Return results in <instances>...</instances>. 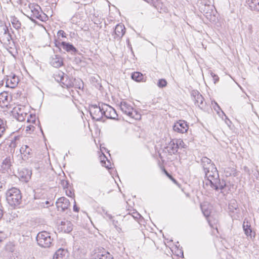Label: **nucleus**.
<instances>
[{"label": "nucleus", "mask_w": 259, "mask_h": 259, "mask_svg": "<svg viewBox=\"0 0 259 259\" xmlns=\"http://www.w3.org/2000/svg\"><path fill=\"white\" fill-rule=\"evenodd\" d=\"M246 4L250 11L259 13V0H246Z\"/></svg>", "instance_id": "obj_20"}, {"label": "nucleus", "mask_w": 259, "mask_h": 259, "mask_svg": "<svg viewBox=\"0 0 259 259\" xmlns=\"http://www.w3.org/2000/svg\"><path fill=\"white\" fill-rule=\"evenodd\" d=\"M125 32V29L124 25L121 24H117L114 30V39H116L118 40H120L122 37Z\"/></svg>", "instance_id": "obj_17"}, {"label": "nucleus", "mask_w": 259, "mask_h": 259, "mask_svg": "<svg viewBox=\"0 0 259 259\" xmlns=\"http://www.w3.org/2000/svg\"><path fill=\"white\" fill-rule=\"evenodd\" d=\"M65 73L61 71H58L55 74H54V77L56 81L59 82H61V81L63 80V77Z\"/></svg>", "instance_id": "obj_30"}, {"label": "nucleus", "mask_w": 259, "mask_h": 259, "mask_svg": "<svg viewBox=\"0 0 259 259\" xmlns=\"http://www.w3.org/2000/svg\"><path fill=\"white\" fill-rule=\"evenodd\" d=\"M61 46L64 50L67 52L71 53L72 54H74L77 52V49L73 46V45L69 42L62 41Z\"/></svg>", "instance_id": "obj_23"}, {"label": "nucleus", "mask_w": 259, "mask_h": 259, "mask_svg": "<svg viewBox=\"0 0 259 259\" xmlns=\"http://www.w3.org/2000/svg\"><path fill=\"white\" fill-rule=\"evenodd\" d=\"M168 178H169L171 180H172L174 179V178L172 177V176L171 175H169V176L168 177Z\"/></svg>", "instance_id": "obj_52"}, {"label": "nucleus", "mask_w": 259, "mask_h": 259, "mask_svg": "<svg viewBox=\"0 0 259 259\" xmlns=\"http://www.w3.org/2000/svg\"><path fill=\"white\" fill-rule=\"evenodd\" d=\"M1 38L3 40H7L8 42L13 39L11 33L8 26L2 21L0 22V39Z\"/></svg>", "instance_id": "obj_8"}, {"label": "nucleus", "mask_w": 259, "mask_h": 259, "mask_svg": "<svg viewBox=\"0 0 259 259\" xmlns=\"http://www.w3.org/2000/svg\"><path fill=\"white\" fill-rule=\"evenodd\" d=\"M132 78L137 82H145L146 77H144V75L140 72H135L132 74Z\"/></svg>", "instance_id": "obj_26"}, {"label": "nucleus", "mask_w": 259, "mask_h": 259, "mask_svg": "<svg viewBox=\"0 0 259 259\" xmlns=\"http://www.w3.org/2000/svg\"><path fill=\"white\" fill-rule=\"evenodd\" d=\"M168 178H169L171 180H172L174 179V178L172 177V176L171 175H169V176L168 177Z\"/></svg>", "instance_id": "obj_51"}, {"label": "nucleus", "mask_w": 259, "mask_h": 259, "mask_svg": "<svg viewBox=\"0 0 259 259\" xmlns=\"http://www.w3.org/2000/svg\"><path fill=\"white\" fill-rule=\"evenodd\" d=\"M34 128V127L33 126V125H29V126H27V129H26V131H31V130H32L33 131V128Z\"/></svg>", "instance_id": "obj_43"}, {"label": "nucleus", "mask_w": 259, "mask_h": 259, "mask_svg": "<svg viewBox=\"0 0 259 259\" xmlns=\"http://www.w3.org/2000/svg\"><path fill=\"white\" fill-rule=\"evenodd\" d=\"M62 229L66 233H69L72 230V225L69 221L61 222Z\"/></svg>", "instance_id": "obj_27"}, {"label": "nucleus", "mask_w": 259, "mask_h": 259, "mask_svg": "<svg viewBox=\"0 0 259 259\" xmlns=\"http://www.w3.org/2000/svg\"><path fill=\"white\" fill-rule=\"evenodd\" d=\"M168 178H169L171 180H172L174 179V178L172 177V176L171 175H169V176L168 177Z\"/></svg>", "instance_id": "obj_50"}, {"label": "nucleus", "mask_w": 259, "mask_h": 259, "mask_svg": "<svg viewBox=\"0 0 259 259\" xmlns=\"http://www.w3.org/2000/svg\"><path fill=\"white\" fill-rule=\"evenodd\" d=\"M238 205L236 201L235 200H232L231 201L230 203L229 204V208L230 211H234V209H236L237 208Z\"/></svg>", "instance_id": "obj_33"}, {"label": "nucleus", "mask_w": 259, "mask_h": 259, "mask_svg": "<svg viewBox=\"0 0 259 259\" xmlns=\"http://www.w3.org/2000/svg\"><path fill=\"white\" fill-rule=\"evenodd\" d=\"M3 216V211L2 209L0 208V220L2 218Z\"/></svg>", "instance_id": "obj_47"}, {"label": "nucleus", "mask_w": 259, "mask_h": 259, "mask_svg": "<svg viewBox=\"0 0 259 259\" xmlns=\"http://www.w3.org/2000/svg\"><path fill=\"white\" fill-rule=\"evenodd\" d=\"M101 162L102 163L103 166H104L105 167L108 169L110 168L109 164H106V162L104 161V160H102L101 161Z\"/></svg>", "instance_id": "obj_40"}, {"label": "nucleus", "mask_w": 259, "mask_h": 259, "mask_svg": "<svg viewBox=\"0 0 259 259\" xmlns=\"http://www.w3.org/2000/svg\"><path fill=\"white\" fill-rule=\"evenodd\" d=\"M61 184L62 186L63 187V188L65 189V188L68 187V182L67 181L62 180V181H61Z\"/></svg>", "instance_id": "obj_37"}, {"label": "nucleus", "mask_w": 259, "mask_h": 259, "mask_svg": "<svg viewBox=\"0 0 259 259\" xmlns=\"http://www.w3.org/2000/svg\"><path fill=\"white\" fill-rule=\"evenodd\" d=\"M177 144H178V148L179 149V146H181L182 148H185L186 145L183 140L179 139L177 140Z\"/></svg>", "instance_id": "obj_35"}, {"label": "nucleus", "mask_w": 259, "mask_h": 259, "mask_svg": "<svg viewBox=\"0 0 259 259\" xmlns=\"http://www.w3.org/2000/svg\"><path fill=\"white\" fill-rule=\"evenodd\" d=\"M204 172L206 178V185H210L211 187L215 190H223L226 187V182L224 180L220 179L218 171L215 165H209V167L205 168Z\"/></svg>", "instance_id": "obj_1"}, {"label": "nucleus", "mask_w": 259, "mask_h": 259, "mask_svg": "<svg viewBox=\"0 0 259 259\" xmlns=\"http://www.w3.org/2000/svg\"><path fill=\"white\" fill-rule=\"evenodd\" d=\"M165 148L170 155L176 154L178 150V144H177V143H175L174 140H170Z\"/></svg>", "instance_id": "obj_22"}, {"label": "nucleus", "mask_w": 259, "mask_h": 259, "mask_svg": "<svg viewBox=\"0 0 259 259\" xmlns=\"http://www.w3.org/2000/svg\"><path fill=\"white\" fill-rule=\"evenodd\" d=\"M46 203V204H49V201H47Z\"/></svg>", "instance_id": "obj_58"}, {"label": "nucleus", "mask_w": 259, "mask_h": 259, "mask_svg": "<svg viewBox=\"0 0 259 259\" xmlns=\"http://www.w3.org/2000/svg\"><path fill=\"white\" fill-rule=\"evenodd\" d=\"M153 6L158 10L161 12V11H165L164 9L162 8L163 4L159 0H152Z\"/></svg>", "instance_id": "obj_31"}, {"label": "nucleus", "mask_w": 259, "mask_h": 259, "mask_svg": "<svg viewBox=\"0 0 259 259\" xmlns=\"http://www.w3.org/2000/svg\"><path fill=\"white\" fill-rule=\"evenodd\" d=\"M56 205L58 210L64 211L69 206L70 202L67 198L61 197L57 199Z\"/></svg>", "instance_id": "obj_12"}, {"label": "nucleus", "mask_w": 259, "mask_h": 259, "mask_svg": "<svg viewBox=\"0 0 259 259\" xmlns=\"http://www.w3.org/2000/svg\"><path fill=\"white\" fill-rule=\"evenodd\" d=\"M13 145V147H15V146H16V144H15V142H14V143H11V145Z\"/></svg>", "instance_id": "obj_54"}, {"label": "nucleus", "mask_w": 259, "mask_h": 259, "mask_svg": "<svg viewBox=\"0 0 259 259\" xmlns=\"http://www.w3.org/2000/svg\"><path fill=\"white\" fill-rule=\"evenodd\" d=\"M257 174L259 175V172L258 171H256V173L254 174V175H257Z\"/></svg>", "instance_id": "obj_55"}, {"label": "nucleus", "mask_w": 259, "mask_h": 259, "mask_svg": "<svg viewBox=\"0 0 259 259\" xmlns=\"http://www.w3.org/2000/svg\"><path fill=\"white\" fill-rule=\"evenodd\" d=\"M244 169L246 173H247L248 174L250 175V170H249V168L247 166H244Z\"/></svg>", "instance_id": "obj_46"}, {"label": "nucleus", "mask_w": 259, "mask_h": 259, "mask_svg": "<svg viewBox=\"0 0 259 259\" xmlns=\"http://www.w3.org/2000/svg\"><path fill=\"white\" fill-rule=\"evenodd\" d=\"M201 210L203 215L207 218V220L210 226L213 228L215 227V225L218 223V220L213 219L211 216H210V211L208 209V206L206 205L201 206ZM217 228V226H215Z\"/></svg>", "instance_id": "obj_10"}, {"label": "nucleus", "mask_w": 259, "mask_h": 259, "mask_svg": "<svg viewBox=\"0 0 259 259\" xmlns=\"http://www.w3.org/2000/svg\"><path fill=\"white\" fill-rule=\"evenodd\" d=\"M119 106L121 111L130 117L136 120L141 119V115L133 107L130 103L126 101H122Z\"/></svg>", "instance_id": "obj_3"}, {"label": "nucleus", "mask_w": 259, "mask_h": 259, "mask_svg": "<svg viewBox=\"0 0 259 259\" xmlns=\"http://www.w3.org/2000/svg\"><path fill=\"white\" fill-rule=\"evenodd\" d=\"M6 199L10 205L17 206L21 204L22 201L21 193L18 189L12 188L7 191Z\"/></svg>", "instance_id": "obj_2"}, {"label": "nucleus", "mask_w": 259, "mask_h": 259, "mask_svg": "<svg viewBox=\"0 0 259 259\" xmlns=\"http://www.w3.org/2000/svg\"><path fill=\"white\" fill-rule=\"evenodd\" d=\"M19 79L16 75H13L10 79H8L6 81V87L11 88H15L18 84Z\"/></svg>", "instance_id": "obj_24"}, {"label": "nucleus", "mask_w": 259, "mask_h": 259, "mask_svg": "<svg viewBox=\"0 0 259 259\" xmlns=\"http://www.w3.org/2000/svg\"><path fill=\"white\" fill-rule=\"evenodd\" d=\"M7 128L6 120L0 118V139H1L6 133Z\"/></svg>", "instance_id": "obj_28"}, {"label": "nucleus", "mask_w": 259, "mask_h": 259, "mask_svg": "<svg viewBox=\"0 0 259 259\" xmlns=\"http://www.w3.org/2000/svg\"><path fill=\"white\" fill-rule=\"evenodd\" d=\"M171 181L176 184L177 183V181L174 178Z\"/></svg>", "instance_id": "obj_53"}, {"label": "nucleus", "mask_w": 259, "mask_h": 259, "mask_svg": "<svg viewBox=\"0 0 259 259\" xmlns=\"http://www.w3.org/2000/svg\"><path fill=\"white\" fill-rule=\"evenodd\" d=\"M29 8L31 10V16L30 17L28 16V17H29L30 20L33 21L32 17H33L41 21L44 20V16H42V14H43V15L45 14L42 13L39 6L38 5H34L33 4H29Z\"/></svg>", "instance_id": "obj_6"}, {"label": "nucleus", "mask_w": 259, "mask_h": 259, "mask_svg": "<svg viewBox=\"0 0 259 259\" xmlns=\"http://www.w3.org/2000/svg\"><path fill=\"white\" fill-rule=\"evenodd\" d=\"M174 131L180 133H186L189 128L187 122L183 120H180L175 123L172 126Z\"/></svg>", "instance_id": "obj_11"}, {"label": "nucleus", "mask_w": 259, "mask_h": 259, "mask_svg": "<svg viewBox=\"0 0 259 259\" xmlns=\"http://www.w3.org/2000/svg\"><path fill=\"white\" fill-rule=\"evenodd\" d=\"M69 253L67 249L62 248L58 249L53 256V259H67Z\"/></svg>", "instance_id": "obj_19"}, {"label": "nucleus", "mask_w": 259, "mask_h": 259, "mask_svg": "<svg viewBox=\"0 0 259 259\" xmlns=\"http://www.w3.org/2000/svg\"><path fill=\"white\" fill-rule=\"evenodd\" d=\"M78 83H79V84H78V85H79L78 88H79V89H80L81 88V86H80V84L81 83V84H82V88H83V83L82 81L81 80H79L78 81Z\"/></svg>", "instance_id": "obj_45"}, {"label": "nucleus", "mask_w": 259, "mask_h": 259, "mask_svg": "<svg viewBox=\"0 0 259 259\" xmlns=\"http://www.w3.org/2000/svg\"><path fill=\"white\" fill-rule=\"evenodd\" d=\"M135 215H132V217L135 218L136 220H138L139 218H140L141 215L138 212L134 213Z\"/></svg>", "instance_id": "obj_39"}, {"label": "nucleus", "mask_w": 259, "mask_h": 259, "mask_svg": "<svg viewBox=\"0 0 259 259\" xmlns=\"http://www.w3.org/2000/svg\"><path fill=\"white\" fill-rule=\"evenodd\" d=\"M58 35L61 36L62 37H66L65 33L62 30H60L58 31Z\"/></svg>", "instance_id": "obj_38"}, {"label": "nucleus", "mask_w": 259, "mask_h": 259, "mask_svg": "<svg viewBox=\"0 0 259 259\" xmlns=\"http://www.w3.org/2000/svg\"><path fill=\"white\" fill-rule=\"evenodd\" d=\"M167 81L165 79H159V80L158 81L157 85L158 87H159L160 88H162L166 87L167 85Z\"/></svg>", "instance_id": "obj_34"}, {"label": "nucleus", "mask_w": 259, "mask_h": 259, "mask_svg": "<svg viewBox=\"0 0 259 259\" xmlns=\"http://www.w3.org/2000/svg\"><path fill=\"white\" fill-rule=\"evenodd\" d=\"M50 64L55 68H59L63 65V58L59 55L54 54L50 58Z\"/></svg>", "instance_id": "obj_13"}, {"label": "nucleus", "mask_w": 259, "mask_h": 259, "mask_svg": "<svg viewBox=\"0 0 259 259\" xmlns=\"http://www.w3.org/2000/svg\"><path fill=\"white\" fill-rule=\"evenodd\" d=\"M168 178H169L171 180H172L174 179V178L172 177V176L171 175H169V176L168 177Z\"/></svg>", "instance_id": "obj_49"}, {"label": "nucleus", "mask_w": 259, "mask_h": 259, "mask_svg": "<svg viewBox=\"0 0 259 259\" xmlns=\"http://www.w3.org/2000/svg\"><path fill=\"white\" fill-rule=\"evenodd\" d=\"M243 229L244 233L248 237H249L250 239H253L255 237V233L253 231L250 225L248 222H244Z\"/></svg>", "instance_id": "obj_18"}, {"label": "nucleus", "mask_w": 259, "mask_h": 259, "mask_svg": "<svg viewBox=\"0 0 259 259\" xmlns=\"http://www.w3.org/2000/svg\"><path fill=\"white\" fill-rule=\"evenodd\" d=\"M10 98L7 92H3L0 94V107L2 108L7 107L9 102Z\"/></svg>", "instance_id": "obj_21"}, {"label": "nucleus", "mask_w": 259, "mask_h": 259, "mask_svg": "<svg viewBox=\"0 0 259 259\" xmlns=\"http://www.w3.org/2000/svg\"><path fill=\"white\" fill-rule=\"evenodd\" d=\"M164 171L165 175L168 177L169 175H170L165 169H164Z\"/></svg>", "instance_id": "obj_48"}, {"label": "nucleus", "mask_w": 259, "mask_h": 259, "mask_svg": "<svg viewBox=\"0 0 259 259\" xmlns=\"http://www.w3.org/2000/svg\"><path fill=\"white\" fill-rule=\"evenodd\" d=\"M91 259H113V256L105 250L95 252Z\"/></svg>", "instance_id": "obj_15"}, {"label": "nucleus", "mask_w": 259, "mask_h": 259, "mask_svg": "<svg viewBox=\"0 0 259 259\" xmlns=\"http://www.w3.org/2000/svg\"><path fill=\"white\" fill-rule=\"evenodd\" d=\"M73 210L76 212H78L79 211V208L76 206V204L73 206Z\"/></svg>", "instance_id": "obj_44"}, {"label": "nucleus", "mask_w": 259, "mask_h": 259, "mask_svg": "<svg viewBox=\"0 0 259 259\" xmlns=\"http://www.w3.org/2000/svg\"><path fill=\"white\" fill-rule=\"evenodd\" d=\"M12 23L13 26L16 29H19L21 28V22L16 18H14L12 21Z\"/></svg>", "instance_id": "obj_32"}, {"label": "nucleus", "mask_w": 259, "mask_h": 259, "mask_svg": "<svg viewBox=\"0 0 259 259\" xmlns=\"http://www.w3.org/2000/svg\"><path fill=\"white\" fill-rule=\"evenodd\" d=\"M36 239L38 245L44 248L50 247L53 240L50 236V233L47 231H41L38 233L36 236Z\"/></svg>", "instance_id": "obj_4"}, {"label": "nucleus", "mask_w": 259, "mask_h": 259, "mask_svg": "<svg viewBox=\"0 0 259 259\" xmlns=\"http://www.w3.org/2000/svg\"><path fill=\"white\" fill-rule=\"evenodd\" d=\"M201 161L203 170H205V168L209 167V165H214L213 163H211V160L206 157H203L201 158Z\"/></svg>", "instance_id": "obj_29"}, {"label": "nucleus", "mask_w": 259, "mask_h": 259, "mask_svg": "<svg viewBox=\"0 0 259 259\" xmlns=\"http://www.w3.org/2000/svg\"><path fill=\"white\" fill-rule=\"evenodd\" d=\"M215 104L217 105V107H218V109H220V107L219 106V105L217 104V103H215Z\"/></svg>", "instance_id": "obj_57"}, {"label": "nucleus", "mask_w": 259, "mask_h": 259, "mask_svg": "<svg viewBox=\"0 0 259 259\" xmlns=\"http://www.w3.org/2000/svg\"><path fill=\"white\" fill-rule=\"evenodd\" d=\"M127 46H128V47L129 48H130V49H131V51H132V52H133L132 47V45H131V44H130V40H129V39H127Z\"/></svg>", "instance_id": "obj_42"}, {"label": "nucleus", "mask_w": 259, "mask_h": 259, "mask_svg": "<svg viewBox=\"0 0 259 259\" xmlns=\"http://www.w3.org/2000/svg\"><path fill=\"white\" fill-rule=\"evenodd\" d=\"M191 96L196 106H198L201 109L205 108L206 103L204 102L203 97L198 91L193 90L191 92Z\"/></svg>", "instance_id": "obj_7"}, {"label": "nucleus", "mask_w": 259, "mask_h": 259, "mask_svg": "<svg viewBox=\"0 0 259 259\" xmlns=\"http://www.w3.org/2000/svg\"><path fill=\"white\" fill-rule=\"evenodd\" d=\"M60 85L64 88H70L73 86V83L69 77L65 74L63 77V80L61 81Z\"/></svg>", "instance_id": "obj_25"}, {"label": "nucleus", "mask_w": 259, "mask_h": 259, "mask_svg": "<svg viewBox=\"0 0 259 259\" xmlns=\"http://www.w3.org/2000/svg\"><path fill=\"white\" fill-rule=\"evenodd\" d=\"M104 116L107 118L115 119L117 118L118 115L115 110L110 106L104 104L103 108H102Z\"/></svg>", "instance_id": "obj_9"}, {"label": "nucleus", "mask_w": 259, "mask_h": 259, "mask_svg": "<svg viewBox=\"0 0 259 259\" xmlns=\"http://www.w3.org/2000/svg\"><path fill=\"white\" fill-rule=\"evenodd\" d=\"M257 174L259 175V172L258 171H256V173L254 174V175H257Z\"/></svg>", "instance_id": "obj_56"}, {"label": "nucleus", "mask_w": 259, "mask_h": 259, "mask_svg": "<svg viewBox=\"0 0 259 259\" xmlns=\"http://www.w3.org/2000/svg\"><path fill=\"white\" fill-rule=\"evenodd\" d=\"M61 42H60L59 41L56 40V41H55V46H56V47L60 48V47H61Z\"/></svg>", "instance_id": "obj_41"}, {"label": "nucleus", "mask_w": 259, "mask_h": 259, "mask_svg": "<svg viewBox=\"0 0 259 259\" xmlns=\"http://www.w3.org/2000/svg\"><path fill=\"white\" fill-rule=\"evenodd\" d=\"M211 75L212 77L213 78V80L214 83H216L219 80V77L218 75H215L214 73L211 72Z\"/></svg>", "instance_id": "obj_36"}, {"label": "nucleus", "mask_w": 259, "mask_h": 259, "mask_svg": "<svg viewBox=\"0 0 259 259\" xmlns=\"http://www.w3.org/2000/svg\"><path fill=\"white\" fill-rule=\"evenodd\" d=\"M20 152L21 153L22 158L24 160L28 159V158L32 155L31 149L26 145H23L22 146L20 149Z\"/></svg>", "instance_id": "obj_14"}, {"label": "nucleus", "mask_w": 259, "mask_h": 259, "mask_svg": "<svg viewBox=\"0 0 259 259\" xmlns=\"http://www.w3.org/2000/svg\"><path fill=\"white\" fill-rule=\"evenodd\" d=\"M103 104L92 105L90 107V113L93 119L96 121H100L104 116V113L102 108H103Z\"/></svg>", "instance_id": "obj_5"}, {"label": "nucleus", "mask_w": 259, "mask_h": 259, "mask_svg": "<svg viewBox=\"0 0 259 259\" xmlns=\"http://www.w3.org/2000/svg\"><path fill=\"white\" fill-rule=\"evenodd\" d=\"M108 163L110 164V161L109 160H108Z\"/></svg>", "instance_id": "obj_59"}, {"label": "nucleus", "mask_w": 259, "mask_h": 259, "mask_svg": "<svg viewBox=\"0 0 259 259\" xmlns=\"http://www.w3.org/2000/svg\"><path fill=\"white\" fill-rule=\"evenodd\" d=\"M13 161V157L9 156L6 157L2 162L1 165L2 169L3 171L8 172L9 170H11Z\"/></svg>", "instance_id": "obj_16"}]
</instances>
